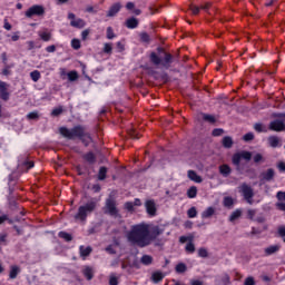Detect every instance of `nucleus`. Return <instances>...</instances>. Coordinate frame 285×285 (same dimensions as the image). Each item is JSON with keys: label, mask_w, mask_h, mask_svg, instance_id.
<instances>
[{"label": "nucleus", "mask_w": 285, "mask_h": 285, "mask_svg": "<svg viewBox=\"0 0 285 285\" xmlns=\"http://www.w3.org/2000/svg\"><path fill=\"white\" fill-rule=\"evenodd\" d=\"M126 237L132 246L146 248V246H150V225L146 223L134 225L127 232Z\"/></svg>", "instance_id": "1"}, {"label": "nucleus", "mask_w": 285, "mask_h": 285, "mask_svg": "<svg viewBox=\"0 0 285 285\" xmlns=\"http://www.w3.org/2000/svg\"><path fill=\"white\" fill-rule=\"evenodd\" d=\"M95 208H97V202L95 200H90L86 205L80 206L76 215V219L86 222V218L95 210Z\"/></svg>", "instance_id": "2"}, {"label": "nucleus", "mask_w": 285, "mask_h": 285, "mask_svg": "<svg viewBox=\"0 0 285 285\" xmlns=\"http://www.w3.org/2000/svg\"><path fill=\"white\" fill-rule=\"evenodd\" d=\"M60 135H62V137H66L67 139H77V137H83V135H86V131L81 126L73 127L72 129L62 127L60 128Z\"/></svg>", "instance_id": "3"}, {"label": "nucleus", "mask_w": 285, "mask_h": 285, "mask_svg": "<svg viewBox=\"0 0 285 285\" xmlns=\"http://www.w3.org/2000/svg\"><path fill=\"white\" fill-rule=\"evenodd\" d=\"M150 61H153L155 66H163V68H168V66H170V63L173 62V56L170 53H165L164 59H161V57L153 52L150 55Z\"/></svg>", "instance_id": "4"}, {"label": "nucleus", "mask_w": 285, "mask_h": 285, "mask_svg": "<svg viewBox=\"0 0 285 285\" xmlns=\"http://www.w3.org/2000/svg\"><path fill=\"white\" fill-rule=\"evenodd\" d=\"M26 17L32 19V17H43L46 14V8L41 4H35L26 11Z\"/></svg>", "instance_id": "5"}, {"label": "nucleus", "mask_w": 285, "mask_h": 285, "mask_svg": "<svg viewBox=\"0 0 285 285\" xmlns=\"http://www.w3.org/2000/svg\"><path fill=\"white\" fill-rule=\"evenodd\" d=\"M269 130H274L276 132H281V130H285V115H279L278 119L273 120L269 124Z\"/></svg>", "instance_id": "6"}, {"label": "nucleus", "mask_w": 285, "mask_h": 285, "mask_svg": "<svg viewBox=\"0 0 285 285\" xmlns=\"http://www.w3.org/2000/svg\"><path fill=\"white\" fill-rule=\"evenodd\" d=\"M68 19H69L70 26L72 28H79V29L86 28V21L81 18H77V16H75V13L69 12L68 13Z\"/></svg>", "instance_id": "7"}, {"label": "nucleus", "mask_w": 285, "mask_h": 285, "mask_svg": "<svg viewBox=\"0 0 285 285\" xmlns=\"http://www.w3.org/2000/svg\"><path fill=\"white\" fill-rule=\"evenodd\" d=\"M240 193L245 197L246 202H248V204H250V199H253V188H250V186H248L246 184H243L240 186Z\"/></svg>", "instance_id": "8"}, {"label": "nucleus", "mask_w": 285, "mask_h": 285, "mask_svg": "<svg viewBox=\"0 0 285 285\" xmlns=\"http://www.w3.org/2000/svg\"><path fill=\"white\" fill-rule=\"evenodd\" d=\"M0 99L8 101L10 99V92H8V83L0 80Z\"/></svg>", "instance_id": "9"}, {"label": "nucleus", "mask_w": 285, "mask_h": 285, "mask_svg": "<svg viewBox=\"0 0 285 285\" xmlns=\"http://www.w3.org/2000/svg\"><path fill=\"white\" fill-rule=\"evenodd\" d=\"M164 233V229L159 228V226L149 227V237H150V244L159 237Z\"/></svg>", "instance_id": "10"}, {"label": "nucleus", "mask_w": 285, "mask_h": 285, "mask_svg": "<svg viewBox=\"0 0 285 285\" xmlns=\"http://www.w3.org/2000/svg\"><path fill=\"white\" fill-rule=\"evenodd\" d=\"M145 207L147 210V214L151 217H155L157 215V205L153 200H147L145 203Z\"/></svg>", "instance_id": "11"}, {"label": "nucleus", "mask_w": 285, "mask_h": 285, "mask_svg": "<svg viewBox=\"0 0 285 285\" xmlns=\"http://www.w3.org/2000/svg\"><path fill=\"white\" fill-rule=\"evenodd\" d=\"M106 210H107V213H109V215H115L117 213V207L115 205V200L107 199Z\"/></svg>", "instance_id": "12"}, {"label": "nucleus", "mask_w": 285, "mask_h": 285, "mask_svg": "<svg viewBox=\"0 0 285 285\" xmlns=\"http://www.w3.org/2000/svg\"><path fill=\"white\" fill-rule=\"evenodd\" d=\"M119 10H121V3L117 2L109 8L107 17H115Z\"/></svg>", "instance_id": "13"}, {"label": "nucleus", "mask_w": 285, "mask_h": 285, "mask_svg": "<svg viewBox=\"0 0 285 285\" xmlns=\"http://www.w3.org/2000/svg\"><path fill=\"white\" fill-rule=\"evenodd\" d=\"M264 181H271L275 177V170L267 169L262 174Z\"/></svg>", "instance_id": "14"}, {"label": "nucleus", "mask_w": 285, "mask_h": 285, "mask_svg": "<svg viewBox=\"0 0 285 285\" xmlns=\"http://www.w3.org/2000/svg\"><path fill=\"white\" fill-rule=\"evenodd\" d=\"M188 177L191 181H195L196 184H202V176L197 175L195 170H189Z\"/></svg>", "instance_id": "15"}, {"label": "nucleus", "mask_w": 285, "mask_h": 285, "mask_svg": "<svg viewBox=\"0 0 285 285\" xmlns=\"http://www.w3.org/2000/svg\"><path fill=\"white\" fill-rule=\"evenodd\" d=\"M38 35L42 41H50L52 39V33L48 30L39 31Z\"/></svg>", "instance_id": "16"}, {"label": "nucleus", "mask_w": 285, "mask_h": 285, "mask_svg": "<svg viewBox=\"0 0 285 285\" xmlns=\"http://www.w3.org/2000/svg\"><path fill=\"white\" fill-rule=\"evenodd\" d=\"M21 273V269L19 266H11L9 277L10 279H17V276Z\"/></svg>", "instance_id": "17"}, {"label": "nucleus", "mask_w": 285, "mask_h": 285, "mask_svg": "<svg viewBox=\"0 0 285 285\" xmlns=\"http://www.w3.org/2000/svg\"><path fill=\"white\" fill-rule=\"evenodd\" d=\"M215 215V208L208 207L206 210L202 213L203 219H208V217H213Z\"/></svg>", "instance_id": "18"}, {"label": "nucleus", "mask_w": 285, "mask_h": 285, "mask_svg": "<svg viewBox=\"0 0 285 285\" xmlns=\"http://www.w3.org/2000/svg\"><path fill=\"white\" fill-rule=\"evenodd\" d=\"M151 279L154 284H159V282L164 279V274L161 272H156L151 275Z\"/></svg>", "instance_id": "19"}, {"label": "nucleus", "mask_w": 285, "mask_h": 285, "mask_svg": "<svg viewBox=\"0 0 285 285\" xmlns=\"http://www.w3.org/2000/svg\"><path fill=\"white\" fill-rule=\"evenodd\" d=\"M126 26L129 29H135V28H137V26H139V21H137L136 18H130L127 20Z\"/></svg>", "instance_id": "20"}, {"label": "nucleus", "mask_w": 285, "mask_h": 285, "mask_svg": "<svg viewBox=\"0 0 285 285\" xmlns=\"http://www.w3.org/2000/svg\"><path fill=\"white\" fill-rule=\"evenodd\" d=\"M140 262L144 264V266H150V264H153V256L142 255V257L140 258Z\"/></svg>", "instance_id": "21"}, {"label": "nucleus", "mask_w": 285, "mask_h": 285, "mask_svg": "<svg viewBox=\"0 0 285 285\" xmlns=\"http://www.w3.org/2000/svg\"><path fill=\"white\" fill-rule=\"evenodd\" d=\"M219 173L220 175H223L224 177H228V175L230 174V167L228 165H222L219 167Z\"/></svg>", "instance_id": "22"}, {"label": "nucleus", "mask_w": 285, "mask_h": 285, "mask_svg": "<svg viewBox=\"0 0 285 285\" xmlns=\"http://www.w3.org/2000/svg\"><path fill=\"white\" fill-rule=\"evenodd\" d=\"M277 250H279V245H272L265 248L266 255H274V253H277Z\"/></svg>", "instance_id": "23"}, {"label": "nucleus", "mask_w": 285, "mask_h": 285, "mask_svg": "<svg viewBox=\"0 0 285 285\" xmlns=\"http://www.w3.org/2000/svg\"><path fill=\"white\" fill-rule=\"evenodd\" d=\"M223 204L226 208H232L233 204H235V200L230 196H226L223 200Z\"/></svg>", "instance_id": "24"}, {"label": "nucleus", "mask_w": 285, "mask_h": 285, "mask_svg": "<svg viewBox=\"0 0 285 285\" xmlns=\"http://www.w3.org/2000/svg\"><path fill=\"white\" fill-rule=\"evenodd\" d=\"M90 253H92V248L80 246V255H81V257H88V255H90Z\"/></svg>", "instance_id": "25"}, {"label": "nucleus", "mask_w": 285, "mask_h": 285, "mask_svg": "<svg viewBox=\"0 0 285 285\" xmlns=\"http://www.w3.org/2000/svg\"><path fill=\"white\" fill-rule=\"evenodd\" d=\"M268 142L272 148H277V146H279V138L272 136L268 138Z\"/></svg>", "instance_id": "26"}, {"label": "nucleus", "mask_w": 285, "mask_h": 285, "mask_svg": "<svg viewBox=\"0 0 285 285\" xmlns=\"http://www.w3.org/2000/svg\"><path fill=\"white\" fill-rule=\"evenodd\" d=\"M187 197H189V199H195V197H197V187L193 186L187 190Z\"/></svg>", "instance_id": "27"}, {"label": "nucleus", "mask_w": 285, "mask_h": 285, "mask_svg": "<svg viewBox=\"0 0 285 285\" xmlns=\"http://www.w3.org/2000/svg\"><path fill=\"white\" fill-rule=\"evenodd\" d=\"M30 77L32 81L37 82L41 79V72H39V70L31 71Z\"/></svg>", "instance_id": "28"}, {"label": "nucleus", "mask_w": 285, "mask_h": 285, "mask_svg": "<svg viewBox=\"0 0 285 285\" xmlns=\"http://www.w3.org/2000/svg\"><path fill=\"white\" fill-rule=\"evenodd\" d=\"M242 217V210L236 209L235 212L232 213L229 216V222H235V219H239Z\"/></svg>", "instance_id": "29"}, {"label": "nucleus", "mask_w": 285, "mask_h": 285, "mask_svg": "<svg viewBox=\"0 0 285 285\" xmlns=\"http://www.w3.org/2000/svg\"><path fill=\"white\" fill-rule=\"evenodd\" d=\"M102 52H105V55H112V43L106 42Z\"/></svg>", "instance_id": "30"}, {"label": "nucleus", "mask_w": 285, "mask_h": 285, "mask_svg": "<svg viewBox=\"0 0 285 285\" xmlns=\"http://www.w3.org/2000/svg\"><path fill=\"white\" fill-rule=\"evenodd\" d=\"M223 146H224L225 148H232V146H233V138H230V137H224V138H223Z\"/></svg>", "instance_id": "31"}, {"label": "nucleus", "mask_w": 285, "mask_h": 285, "mask_svg": "<svg viewBox=\"0 0 285 285\" xmlns=\"http://www.w3.org/2000/svg\"><path fill=\"white\" fill-rule=\"evenodd\" d=\"M69 81H77L79 79V73L77 71H70L67 73Z\"/></svg>", "instance_id": "32"}, {"label": "nucleus", "mask_w": 285, "mask_h": 285, "mask_svg": "<svg viewBox=\"0 0 285 285\" xmlns=\"http://www.w3.org/2000/svg\"><path fill=\"white\" fill-rule=\"evenodd\" d=\"M107 173H108V169L106 167H101L99 169L98 179H100V181H104V179H106Z\"/></svg>", "instance_id": "33"}, {"label": "nucleus", "mask_w": 285, "mask_h": 285, "mask_svg": "<svg viewBox=\"0 0 285 285\" xmlns=\"http://www.w3.org/2000/svg\"><path fill=\"white\" fill-rule=\"evenodd\" d=\"M59 237H61V239H65V242H72V236L66 232H60Z\"/></svg>", "instance_id": "34"}, {"label": "nucleus", "mask_w": 285, "mask_h": 285, "mask_svg": "<svg viewBox=\"0 0 285 285\" xmlns=\"http://www.w3.org/2000/svg\"><path fill=\"white\" fill-rule=\"evenodd\" d=\"M240 161H242V155L239 153L235 154L233 156V165L234 166H239Z\"/></svg>", "instance_id": "35"}, {"label": "nucleus", "mask_w": 285, "mask_h": 285, "mask_svg": "<svg viewBox=\"0 0 285 285\" xmlns=\"http://www.w3.org/2000/svg\"><path fill=\"white\" fill-rule=\"evenodd\" d=\"M83 275H85V277H87V279H92V268L85 267L83 268Z\"/></svg>", "instance_id": "36"}, {"label": "nucleus", "mask_w": 285, "mask_h": 285, "mask_svg": "<svg viewBox=\"0 0 285 285\" xmlns=\"http://www.w3.org/2000/svg\"><path fill=\"white\" fill-rule=\"evenodd\" d=\"M240 155V159H246V161H250V158L253 157V155L249 151H242L239 153Z\"/></svg>", "instance_id": "37"}, {"label": "nucleus", "mask_w": 285, "mask_h": 285, "mask_svg": "<svg viewBox=\"0 0 285 285\" xmlns=\"http://www.w3.org/2000/svg\"><path fill=\"white\" fill-rule=\"evenodd\" d=\"M187 215L190 219H194V217H197V208L191 207L188 209Z\"/></svg>", "instance_id": "38"}, {"label": "nucleus", "mask_w": 285, "mask_h": 285, "mask_svg": "<svg viewBox=\"0 0 285 285\" xmlns=\"http://www.w3.org/2000/svg\"><path fill=\"white\" fill-rule=\"evenodd\" d=\"M71 48H73V50H79V48H81V41H79V39L71 40Z\"/></svg>", "instance_id": "39"}, {"label": "nucleus", "mask_w": 285, "mask_h": 285, "mask_svg": "<svg viewBox=\"0 0 285 285\" xmlns=\"http://www.w3.org/2000/svg\"><path fill=\"white\" fill-rule=\"evenodd\" d=\"M254 130H256V132H266V127L262 124H256L254 125Z\"/></svg>", "instance_id": "40"}, {"label": "nucleus", "mask_w": 285, "mask_h": 285, "mask_svg": "<svg viewBox=\"0 0 285 285\" xmlns=\"http://www.w3.org/2000/svg\"><path fill=\"white\" fill-rule=\"evenodd\" d=\"M176 273H186V264L180 263L176 266Z\"/></svg>", "instance_id": "41"}, {"label": "nucleus", "mask_w": 285, "mask_h": 285, "mask_svg": "<svg viewBox=\"0 0 285 285\" xmlns=\"http://www.w3.org/2000/svg\"><path fill=\"white\" fill-rule=\"evenodd\" d=\"M115 31L112 30V27L107 28V39H115Z\"/></svg>", "instance_id": "42"}, {"label": "nucleus", "mask_w": 285, "mask_h": 285, "mask_svg": "<svg viewBox=\"0 0 285 285\" xmlns=\"http://www.w3.org/2000/svg\"><path fill=\"white\" fill-rule=\"evenodd\" d=\"M85 159L86 161H89V164H92V161H95V154L88 153L87 155H85Z\"/></svg>", "instance_id": "43"}, {"label": "nucleus", "mask_w": 285, "mask_h": 285, "mask_svg": "<svg viewBox=\"0 0 285 285\" xmlns=\"http://www.w3.org/2000/svg\"><path fill=\"white\" fill-rule=\"evenodd\" d=\"M253 159H254L255 164H259V161H264V156H262V154H255L253 156Z\"/></svg>", "instance_id": "44"}, {"label": "nucleus", "mask_w": 285, "mask_h": 285, "mask_svg": "<svg viewBox=\"0 0 285 285\" xmlns=\"http://www.w3.org/2000/svg\"><path fill=\"white\" fill-rule=\"evenodd\" d=\"M203 119H205V121H209V124H215V116L213 115H204Z\"/></svg>", "instance_id": "45"}, {"label": "nucleus", "mask_w": 285, "mask_h": 285, "mask_svg": "<svg viewBox=\"0 0 285 285\" xmlns=\"http://www.w3.org/2000/svg\"><path fill=\"white\" fill-rule=\"evenodd\" d=\"M187 253H195V244L188 243L185 247Z\"/></svg>", "instance_id": "46"}, {"label": "nucleus", "mask_w": 285, "mask_h": 285, "mask_svg": "<svg viewBox=\"0 0 285 285\" xmlns=\"http://www.w3.org/2000/svg\"><path fill=\"white\" fill-rule=\"evenodd\" d=\"M61 112H63V109H62L61 107H58V108H56V109H53V110L51 111V115H52L53 117H59V115H61Z\"/></svg>", "instance_id": "47"}, {"label": "nucleus", "mask_w": 285, "mask_h": 285, "mask_svg": "<svg viewBox=\"0 0 285 285\" xmlns=\"http://www.w3.org/2000/svg\"><path fill=\"white\" fill-rule=\"evenodd\" d=\"M244 141H253L255 139V135L253 132H248L243 137Z\"/></svg>", "instance_id": "48"}, {"label": "nucleus", "mask_w": 285, "mask_h": 285, "mask_svg": "<svg viewBox=\"0 0 285 285\" xmlns=\"http://www.w3.org/2000/svg\"><path fill=\"white\" fill-rule=\"evenodd\" d=\"M29 119H39V112L32 111L27 115Z\"/></svg>", "instance_id": "49"}, {"label": "nucleus", "mask_w": 285, "mask_h": 285, "mask_svg": "<svg viewBox=\"0 0 285 285\" xmlns=\"http://www.w3.org/2000/svg\"><path fill=\"white\" fill-rule=\"evenodd\" d=\"M189 10H191L193 14H199V7L195 4H190Z\"/></svg>", "instance_id": "50"}, {"label": "nucleus", "mask_w": 285, "mask_h": 285, "mask_svg": "<svg viewBox=\"0 0 285 285\" xmlns=\"http://www.w3.org/2000/svg\"><path fill=\"white\" fill-rule=\"evenodd\" d=\"M88 35H90V29H86L81 32L82 41H86L88 39Z\"/></svg>", "instance_id": "51"}, {"label": "nucleus", "mask_w": 285, "mask_h": 285, "mask_svg": "<svg viewBox=\"0 0 285 285\" xmlns=\"http://www.w3.org/2000/svg\"><path fill=\"white\" fill-rule=\"evenodd\" d=\"M256 213L257 212L255 209H248V212H247L248 219H254Z\"/></svg>", "instance_id": "52"}, {"label": "nucleus", "mask_w": 285, "mask_h": 285, "mask_svg": "<svg viewBox=\"0 0 285 285\" xmlns=\"http://www.w3.org/2000/svg\"><path fill=\"white\" fill-rule=\"evenodd\" d=\"M199 257H208V252L205 248L198 250Z\"/></svg>", "instance_id": "53"}, {"label": "nucleus", "mask_w": 285, "mask_h": 285, "mask_svg": "<svg viewBox=\"0 0 285 285\" xmlns=\"http://www.w3.org/2000/svg\"><path fill=\"white\" fill-rule=\"evenodd\" d=\"M213 135H214V137H219V136L224 135V129H214Z\"/></svg>", "instance_id": "54"}, {"label": "nucleus", "mask_w": 285, "mask_h": 285, "mask_svg": "<svg viewBox=\"0 0 285 285\" xmlns=\"http://www.w3.org/2000/svg\"><path fill=\"white\" fill-rule=\"evenodd\" d=\"M277 199L279 202H285V193L284 191H278L277 193Z\"/></svg>", "instance_id": "55"}, {"label": "nucleus", "mask_w": 285, "mask_h": 285, "mask_svg": "<svg viewBox=\"0 0 285 285\" xmlns=\"http://www.w3.org/2000/svg\"><path fill=\"white\" fill-rule=\"evenodd\" d=\"M57 51V47L55 45L48 46L46 48V52H56Z\"/></svg>", "instance_id": "56"}, {"label": "nucleus", "mask_w": 285, "mask_h": 285, "mask_svg": "<svg viewBox=\"0 0 285 285\" xmlns=\"http://www.w3.org/2000/svg\"><path fill=\"white\" fill-rule=\"evenodd\" d=\"M245 285H255V279L253 277H247L245 279Z\"/></svg>", "instance_id": "57"}, {"label": "nucleus", "mask_w": 285, "mask_h": 285, "mask_svg": "<svg viewBox=\"0 0 285 285\" xmlns=\"http://www.w3.org/2000/svg\"><path fill=\"white\" fill-rule=\"evenodd\" d=\"M24 168H27V170H30V168H35V163H32V161H26V163H24Z\"/></svg>", "instance_id": "58"}, {"label": "nucleus", "mask_w": 285, "mask_h": 285, "mask_svg": "<svg viewBox=\"0 0 285 285\" xmlns=\"http://www.w3.org/2000/svg\"><path fill=\"white\" fill-rule=\"evenodd\" d=\"M277 168L278 170H281V173H285V163L284 161L278 163Z\"/></svg>", "instance_id": "59"}, {"label": "nucleus", "mask_w": 285, "mask_h": 285, "mask_svg": "<svg viewBox=\"0 0 285 285\" xmlns=\"http://www.w3.org/2000/svg\"><path fill=\"white\" fill-rule=\"evenodd\" d=\"M140 39L141 41L148 42L150 40V37L148 36V33H141Z\"/></svg>", "instance_id": "60"}, {"label": "nucleus", "mask_w": 285, "mask_h": 285, "mask_svg": "<svg viewBox=\"0 0 285 285\" xmlns=\"http://www.w3.org/2000/svg\"><path fill=\"white\" fill-rule=\"evenodd\" d=\"M276 207L278 208V210H283V213H285V203H277Z\"/></svg>", "instance_id": "61"}, {"label": "nucleus", "mask_w": 285, "mask_h": 285, "mask_svg": "<svg viewBox=\"0 0 285 285\" xmlns=\"http://www.w3.org/2000/svg\"><path fill=\"white\" fill-rule=\"evenodd\" d=\"M125 208H126L127 210H132V208H135V204H134V203H126V204H125Z\"/></svg>", "instance_id": "62"}, {"label": "nucleus", "mask_w": 285, "mask_h": 285, "mask_svg": "<svg viewBox=\"0 0 285 285\" xmlns=\"http://www.w3.org/2000/svg\"><path fill=\"white\" fill-rule=\"evenodd\" d=\"M109 284L110 285H117L118 284V281H117L116 276H110Z\"/></svg>", "instance_id": "63"}, {"label": "nucleus", "mask_w": 285, "mask_h": 285, "mask_svg": "<svg viewBox=\"0 0 285 285\" xmlns=\"http://www.w3.org/2000/svg\"><path fill=\"white\" fill-rule=\"evenodd\" d=\"M278 235H281V237H285V226L278 228Z\"/></svg>", "instance_id": "64"}]
</instances>
